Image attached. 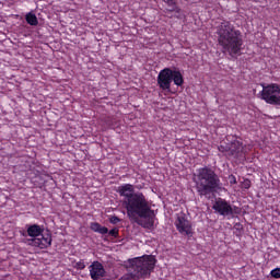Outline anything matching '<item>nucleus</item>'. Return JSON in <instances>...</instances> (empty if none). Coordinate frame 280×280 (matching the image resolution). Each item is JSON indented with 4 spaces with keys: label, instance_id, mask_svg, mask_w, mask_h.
Wrapping results in <instances>:
<instances>
[{
    "label": "nucleus",
    "instance_id": "10",
    "mask_svg": "<svg viewBox=\"0 0 280 280\" xmlns=\"http://www.w3.org/2000/svg\"><path fill=\"white\" fill-rule=\"evenodd\" d=\"M212 209L222 217H230V213H232V205L223 198H218L214 201Z\"/></svg>",
    "mask_w": 280,
    "mask_h": 280
},
{
    "label": "nucleus",
    "instance_id": "1",
    "mask_svg": "<svg viewBox=\"0 0 280 280\" xmlns=\"http://www.w3.org/2000/svg\"><path fill=\"white\" fill-rule=\"evenodd\" d=\"M118 194L122 197V207L130 220L144 219V229L154 228L155 211L152 209L147 196L141 191H135L132 184H122L118 187Z\"/></svg>",
    "mask_w": 280,
    "mask_h": 280
},
{
    "label": "nucleus",
    "instance_id": "6",
    "mask_svg": "<svg viewBox=\"0 0 280 280\" xmlns=\"http://www.w3.org/2000/svg\"><path fill=\"white\" fill-rule=\"evenodd\" d=\"M260 100L268 105L280 106V85L278 83L262 85Z\"/></svg>",
    "mask_w": 280,
    "mask_h": 280
},
{
    "label": "nucleus",
    "instance_id": "2",
    "mask_svg": "<svg viewBox=\"0 0 280 280\" xmlns=\"http://www.w3.org/2000/svg\"><path fill=\"white\" fill-rule=\"evenodd\" d=\"M218 42L223 49V54H229L232 58L242 54L244 38L240 30L230 21H223L218 28Z\"/></svg>",
    "mask_w": 280,
    "mask_h": 280
},
{
    "label": "nucleus",
    "instance_id": "11",
    "mask_svg": "<svg viewBox=\"0 0 280 280\" xmlns=\"http://www.w3.org/2000/svg\"><path fill=\"white\" fill-rule=\"evenodd\" d=\"M244 152V144L240 140H234L230 143L229 148V156L237 159L242 156V153Z\"/></svg>",
    "mask_w": 280,
    "mask_h": 280
},
{
    "label": "nucleus",
    "instance_id": "4",
    "mask_svg": "<svg viewBox=\"0 0 280 280\" xmlns=\"http://www.w3.org/2000/svg\"><path fill=\"white\" fill-rule=\"evenodd\" d=\"M158 259L154 255H142L129 259V277L132 280L145 279L155 269Z\"/></svg>",
    "mask_w": 280,
    "mask_h": 280
},
{
    "label": "nucleus",
    "instance_id": "9",
    "mask_svg": "<svg viewBox=\"0 0 280 280\" xmlns=\"http://www.w3.org/2000/svg\"><path fill=\"white\" fill-rule=\"evenodd\" d=\"M89 272L91 280H103L107 273L104 265L98 260L92 261L89 266Z\"/></svg>",
    "mask_w": 280,
    "mask_h": 280
},
{
    "label": "nucleus",
    "instance_id": "21",
    "mask_svg": "<svg viewBox=\"0 0 280 280\" xmlns=\"http://www.w3.org/2000/svg\"><path fill=\"white\" fill-rule=\"evenodd\" d=\"M74 268L77 270H84L86 268V265L83 260H80L75 262Z\"/></svg>",
    "mask_w": 280,
    "mask_h": 280
},
{
    "label": "nucleus",
    "instance_id": "14",
    "mask_svg": "<svg viewBox=\"0 0 280 280\" xmlns=\"http://www.w3.org/2000/svg\"><path fill=\"white\" fill-rule=\"evenodd\" d=\"M163 1L170 8L168 12H171V13L175 12L176 14L182 13V9L177 5L176 0H163Z\"/></svg>",
    "mask_w": 280,
    "mask_h": 280
},
{
    "label": "nucleus",
    "instance_id": "22",
    "mask_svg": "<svg viewBox=\"0 0 280 280\" xmlns=\"http://www.w3.org/2000/svg\"><path fill=\"white\" fill-rule=\"evenodd\" d=\"M270 275L275 279H280V268L277 267L270 271Z\"/></svg>",
    "mask_w": 280,
    "mask_h": 280
},
{
    "label": "nucleus",
    "instance_id": "20",
    "mask_svg": "<svg viewBox=\"0 0 280 280\" xmlns=\"http://www.w3.org/2000/svg\"><path fill=\"white\" fill-rule=\"evenodd\" d=\"M120 222H121V219L118 215H110L109 217V223L110 224L116 225V224H118Z\"/></svg>",
    "mask_w": 280,
    "mask_h": 280
},
{
    "label": "nucleus",
    "instance_id": "24",
    "mask_svg": "<svg viewBox=\"0 0 280 280\" xmlns=\"http://www.w3.org/2000/svg\"><path fill=\"white\" fill-rule=\"evenodd\" d=\"M234 229L237 230V231H242V230H243L242 223L236 222V223L234 224Z\"/></svg>",
    "mask_w": 280,
    "mask_h": 280
},
{
    "label": "nucleus",
    "instance_id": "15",
    "mask_svg": "<svg viewBox=\"0 0 280 280\" xmlns=\"http://www.w3.org/2000/svg\"><path fill=\"white\" fill-rule=\"evenodd\" d=\"M25 21L30 26H37L39 24L36 14L32 12L25 15Z\"/></svg>",
    "mask_w": 280,
    "mask_h": 280
},
{
    "label": "nucleus",
    "instance_id": "23",
    "mask_svg": "<svg viewBox=\"0 0 280 280\" xmlns=\"http://www.w3.org/2000/svg\"><path fill=\"white\" fill-rule=\"evenodd\" d=\"M229 182L231 185H235V184H237V178L235 177V175L231 174L229 176Z\"/></svg>",
    "mask_w": 280,
    "mask_h": 280
},
{
    "label": "nucleus",
    "instance_id": "5",
    "mask_svg": "<svg viewBox=\"0 0 280 280\" xmlns=\"http://www.w3.org/2000/svg\"><path fill=\"white\" fill-rule=\"evenodd\" d=\"M156 82L160 90L171 92L173 82L176 86H183L185 79L179 70L164 68L159 72Z\"/></svg>",
    "mask_w": 280,
    "mask_h": 280
},
{
    "label": "nucleus",
    "instance_id": "16",
    "mask_svg": "<svg viewBox=\"0 0 280 280\" xmlns=\"http://www.w3.org/2000/svg\"><path fill=\"white\" fill-rule=\"evenodd\" d=\"M219 152L224 153L226 156H230V144L229 143H222L218 147Z\"/></svg>",
    "mask_w": 280,
    "mask_h": 280
},
{
    "label": "nucleus",
    "instance_id": "25",
    "mask_svg": "<svg viewBox=\"0 0 280 280\" xmlns=\"http://www.w3.org/2000/svg\"><path fill=\"white\" fill-rule=\"evenodd\" d=\"M244 186H245V189H249L250 188V180L245 182Z\"/></svg>",
    "mask_w": 280,
    "mask_h": 280
},
{
    "label": "nucleus",
    "instance_id": "13",
    "mask_svg": "<svg viewBox=\"0 0 280 280\" xmlns=\"http://www.w3.org/2000/svg\"><path fill=\"white\" fill-rule=\"evenodd\" d=\"M90 229L95 232L98 233L101 235H106L108 234V228L107 226H103L101 223L98 222H92L90 225Z\"/></svg>",
    "mask_w": 280,
    "mask_h": 280
},
{
    "label": "nucleus",
    "instance_id": "3",
    "mask_svg": "<svg viewBox=\"0 0 280 280\" xmlns=\"http://www.w3.org/2000/svg\"><path fill=\"white\" fill-rule=\"evenodd\" d=\"M194 183L199 197L209 198L221 186V178L213 167L202 166L196 170Z\"/></svg>",
    "mask_w": 280,
    "mask_h": 280
},
{
    "label": "nucleus",
    "instance_id": "19",
    "mask_svg": "<svg viewBox=\"0 0 280 280\" xmlns=\"http://www.w3.org/2000/svg\"><path fill=\"white\" fill-rule=\"evenodd\" d=\"M107 234L114 238H118L119 237V228H114V229L107 231Z\"/></svg>",
    "mask_w": 280,
    "mask_h": 280
},
{
    "label": "nucleus",
    "instance_id": "8",
    "mask_svg": "<svg viewBox=\"0 0 280 280\" xmlns=\"http://www.w3.org/2000/svg\"><path fill=\"white\" fill-rule=\"evenodd\" d=\"M28 245L39 249H47L52 244V235L50 233H42L40 237L30 238Z\"/></svg>",
    "mask_w": 280,
    "mask_h": 280
},
{
    "label": "nucleus",
    "instance_id": "12",
    "mask_svg": "<svg viewBox=\"0 0 280 280\" xmlns=\"http://www.w3.org/2000/svg\"><path fill=\"white\" fill-rule=\"evenodd\" d=\"M44 232V226L36 223L27 225L26 229L27 236L32 237V240L40 237Z\"/></svg>",
    "mask_w": 280,
    "mask_h": 280
},
{
    "label": "nucleus",
    "instance_id": "7",
    "mask_svg": "<svg viewBox=\"0 0 280 280\" xmlns=\"http://www.w3.org/2000/svg\"><path fill=\"white\" fill-rule=\"evenodd\" d=\"M174 225L179 234L185 235V236L194 235L192 223L188 219V217L185 212H178L176 214Z\"/></svg>",
    "mask_w": 280,
    "mask_h": 280
},
{
    "label": "nucleus",
    "instance_id": "18",
    "mask_svg": "<svg viewBox=\"0 0 280 280\" xmlns=\"http://www.w3.org/2000/svg\"><path fill=\"white\" fill-rule=\"evenodd\" d=\"M113 122V118L110 116L106 117L105 119V127H103V130H107V129H114V125Z\"/></svg>",
    "mask_w": 280,
    "mask_h": 280
},
{
    "label": "nucleus",
    "instance_id": "17",
    "mask_svg": "<svg viewBox=\"0 0 280 280\" xmlns=\"http://www.w3.org/2000/svg\"><path fill=\"white\" fill-rule=\"evenodd\" d=\"M242 213V208L237 207V206H231V212L229 214V217H235Z\"/></svg>",
    "mask_w": 280,
    "mask_h": 280
}]
</instances>
